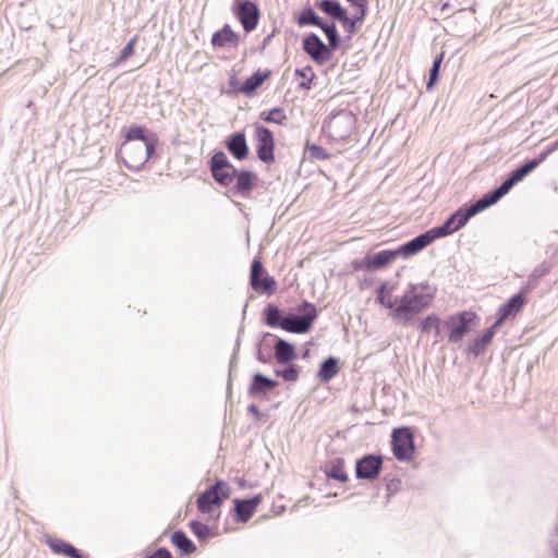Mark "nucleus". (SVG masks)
I'll use <instances>...</instances> for the list:
<instances>
[{
    "label": "nucleus",
    "instance_id": "dca6fc26",
    "mask_svg": "<svg viewBox=\"0 0 558 558\" xmlns=\"http://www.w3.org/2000/svg\"><path fill=\"white\" fill-rule=\"evenodd\" d=\"M525 303V299L522 293H517L511 296L498 311V318L495 322L496 326H501L502 323L510 316H514L520 312Z\"/></svg>",
    "mask_w": 558,
    "mask_h": 558
},
{
    "label": "nucleus",
    "instance_id": "4468645a",
    "mask_svg": "<svg viewBox=\"0 0 558 558\" xmlns=\"http://www.w3.org/2000/svg\"><path fill=\"white\" fill-rule=\"evenodd\" d=\"M434 241V235L429 230H427L424 233H421L412 240L405 242L396 251L398 252V256L401 255L403 258H409L424 250Z\"/></svg>",
    "mask_w": 558,
    "mask_h": 558
},
{
    "label": "nucleus",
    "instance_id": "423d86ee",
    "mask_svg": "<svg viewBox=\"0 0 558 558\" xmlns=\"http://www.w3.org/2000/svg\"><path fill=\"white\" fill-rule=\"evenodd\" d=\"M391 446L397 460L402 462L411 461L415 450L411 428L399 427L393 429L391 434Z\"/></svg>",
    "mask_w": 558,
    "mask_h": 558
},
{
    "label": "nucleus",
    "instance_id": "052dcab7",
    "mask_svg": "<svg viewBox=\"0 0 558 558\" xmlns=\"http://www.w3.org/2000/svg\"><path fill=\"white\" fill-rule=\"evenodd\" d=\"M445 9H448V5H447V4H444V5H442V10H445Z\"/></svg>",
    "mask_w": 558,
    "mask_h": 558
},
{
    "label": "nucleus",
    "instance_id": "ea45409f",
    "mask_svg": "<svg viewBox=\"0 0 558 558\" xmlns=\"http://www.w3.org/2000/svg\"><path fill=\"white\" fill-rule=\"evenodd\" d=\"M190 526L193 531V533L199 538V539H206L209 537L210 535V529L208 527V525L204 524V523H201V522H197V521H192L190 523Z\"/></svg>",
    "mask_w": 558,
    "mask_h": 558
},
{
    "label": "nucleus",
    "instance_id": "49530a36",
    "mask_svg": "<svg viewBox=\"0 0 558 558\" xmlns=\"http://www.w3.org/2000/svg\"><path fill=\"white\" fill-rule=\"evenodd\" d=\"M214 179L221 185V186H228L233 182L235 177H214Z\"/></svg>",
    "mask_w": 558,
    "mask_h": 558
},
{
    "label": "nucleus",
    "instance_id": "9d476101",
    "mask_svg": "<svg viewBox=\"0 0 558 558\" xmlns=\"http://www.w3.org/2000/svg\"><path fill=\"white\" fill-rule=\"evenodd\" d=\"M232 11L246 33L256 28L260 13L254 2L250 0L238 1L234 3Z\"/></svg>",
    "mask_w": 558,
    "mask_h": 558
},
{
    "label": "nucleus",
    "instance_id": "1a4fd4ad",
    "mask_svg": "<svg viewBox=\"0 0 558 558\" xmlns=\"http://www.w3.org/2000/svg\"><path fill=\"white\" fill-rule=\"evenodd\" d=\"M303 50L317 64H325L332 58V49L326 45L315 33L308 34L303 39Z\"/></svg>",
    "mask_w": 558,
    "mask_h": 558
},
{
    "label": "nucleus",
    "instance_id": "7ed1b4c3",
    "mask_svg": "<svg viewBox=\"0 0 558 558\" xmlns=\"http://www.w3.org/2000/svg\"><path fill=\"white\" fill-rule=\"evenodd\" d=\"M154 151V142H124L120 148V156L129 170L138 171Z\"/></svg>",
    "mask_w": 558,
    "mask_h": 558
},
{
    "label": "nucleus",
    "instance_id": "412c9836",
    "mask_svg": "<svg viewBox=\"0 0 558 558\" xmlns=\"http://www.w3.org/2000/svg\"><path fill=\"white\" fill-rule=\"evenodd\" d=\"M240 41V37L232 31L229 24H225L222 28L213 34L211 45L214 47H222L226 45L236 46Z\"/></svg>",
    "mask_w": 558,
    "mask_h": 558
},
{
    "label": "nucleus",
    "instance_id": "6e6d98bb",
    "mask_svg": "<svg viewBox=\"0 0 558 558\" xmlns=\"http://www.w3.org/2000/svg\"><path fill=\"white\" fill-rule=\"evenodd\" d=\"M535 272H537V275H538V276H543V275H545L546 269H544V270H543V269H539V271H538V270H535Z\"/></svg>",
    "mask_w": 558,
    "mask_h": 558
},
{
    "label": "nucleus",
    "instance_id": "864d4df0",
    "mask_svg": "<svg viewBox=\"0 0 558 558\" xmlns=\"http://www.w3.org/2000/svg\"><path fill=\"white\" fill-rule=\"evenodd\" d=\"M232 174H245V175H248V174H253V172H251L248 170H242V171L238 172L235 169H233Z\"/></svg>",
    "mask_w": 558,
    "mask_h": 558
},
{
    "label": "nucleus",
    "instance_id": "a211bd4d",
    "mask_svg": "<svg viewBox=\"0 0 558 558\" xmlns=\"http://www.w3.org/2000/svg\"><path fill=\"white\" fill-rule=\"evenodd\" d=\"M260 495H256L250 499H235L234 511L239 522H246L255 512L257 506L260 504Z\"/></svg>",
    "mask_w": 558,
    "mask_h": 558
},
{
    "label": "nucleus",
    "instance_id": "393cba45",
    "mask_svg": "<svg viewBox=\"0 0 558 558\" xmlns=\"http://www.w3.org/2000/svg\"><path fill=\"white\" fill-rule=\"evenodd\" d=\"M339 372V361L333 356H329L322 362L318 369V378L322 383L330 381Z\"/></svg>",
    "mask_w": 558,
    "mask_h": 558
},
{
    "label": "nucleus",
    "instance_id": "f8f14e48",
    "mask_svg": "<svg viewBox=\"0 0 558 558\" xmlns=\"http://www.w3.org/2000/svg\"><path fill=\"white\" fill-rule=\"evenodd\" d=\"M256 138V153L263 162H269L274 160V135L270 130L263 125H256L255 128Z\"/></svg>",
    "mask_w": 558,
    "mask_h": 558
},
{
    "label": "nucleus",
    "instance_id": "ddd939ff",
    "mask_svg": "<svg viewBox=\"0 0 558 558\" xmlns=\"http://www.w3.org/2000/svg\"><path fill=\"white\" fill-rule=\"evenodd\" d=\"M383 469V459L380 456L366 454L357 460L355 474L357 478L373 481L378 477Z\"/></svg>",
    "mask_w": 558,
    "mask_h": 558
},
{
    "label": "nucleus",
    "instance_id": "f3484780",
    "mask_svg": "<svg viewBox=\"0 0 558 558\" xmlns=\"http://www.w3.org/2000/svg\"><path fill=\"white\" fill-rule=\"evenodd\" d=\"M226 147L228 151L239 160L246 158L248 154V146L243 132L231 134L226 141Z\"/></svg>",
    "mask_w": 558,
    "mask_h": 558
},
{
    "label": "nucleus",
    "instance_id": "c03bdc74",
    "mask_svg": "<svg viewBox=\"0 0 558 558\" xmlns=\"http://www.w3.org/2000/svg\"><path fill=\"white\" fill-rule=\"evenodd\" d=\"M145 558H172V555L166 548H158L155 553L146 556Z\"/></svg>",
    "mask_w": 558,
    "mask_h": 558
},
{
    "label": "nucleus",
    "instance_id": "2f4dec72",
    "mask_svg": "<svg viewBox=\"0 0 558 558\" xmlns=\"http://www.w3.org/2000/svg\"><path fill=\"white\" fill-rule=\"evenodd\" d=\"M260 119L268 123L282 125L287 121V116L282 108H274L268 112H262Z\"/></svg>",
    "mask_w": 558,
    "mask_h": 558
},
{
    "label": "nucleus",
    "instance_id": "f704fd0d",
    "mask_svg": "<svg viewBox=\"0 0 558 558\" xmlns=\"http://www.w3.org/2000/svg\"><path fill=\"white\" fill-rule=\"evenodd\" d=\"M441 61H442V53L435 58L433 65L429 70V76H428V81L426 83L427 90L433 89L434 85L436 84V82L439 78V70H440Z\"/></svg>",
    "mask_w": 558,
    "mask_h": 558
},
{
    "label": "nucleus",
    "instance_id": "b1692460",
    "mask_svg": "<svg viewBox=\"0 0 558 558\" xmlns=\"http://www.w3.org/2000/svg\"><path fill=\"white\" fill-rule=\"evenodd\" d=\"M498 328L499 326H496L494 323L481 338L476 339L473 344L470 345L469 352L472 353L475 357L482 355L490 344L493 337L495 336Z\"/></svg>",
    "mask_w": 558,
    "mask_h": 558
},
{
    "label": "nucleus",
    "instance_id": "de8ad7c7",
    "mask_svg": "<svg viewBox=\"0 0 558 558\" xmlns=\"http://www.w3.org/2000/svg\"><path fill=\"white\" fill-rule=\"evenodd\" d=\"M343 25V27L349 32V33H353L355 31V26H356V22L353 21L350 16H349V22L348 23H341Z\"/></svg>",
    "mask_w": 558,
    "mask_h": 558
},
{
    "label": "nucleus",
    "instance_id": "39448f33",
    "mask_svg": "<svg viewBox=\"0 0 558 558\" xmlns=\"http://www.w3.org/2000/svg\"><path fill=\"white\" fill-rule=\"evenodd\" d=\"M230 486L218 480L214 485L201 494L197 498V509L203 513H209L214 506H220L230 497Z\"/></svg>",
    "mask_w": 558,
    "mask_h": 558
},
{
    "label": "nucleus",
    "instance_id": "f03ea898",
    "mask_svg": "<svg viewBox=\"0 0 558 558\" xmlns=\"http://www.w3.org/2000/svg\"><path fill=\"white\" fill-rule=\"evenodd\" d=\"M435 296V289L427 283L410 284L401 298L396 299L392 316L408 325L413 317L426 308Z\"/></svg>",
    "mask_w": 558,
    "mask_h": 558
},
{
    "label": "nucleus",
    "instance_id": "7c9ffc66",
    "mask_svg": "<svg viewBox=\"0 0 558 558\" xmlns=\"http://www.w3.org/2000/svg\"><path fill=\"white\" fill-rule=\"evenodd\" d=\"M319 28L326 35V37L328 39V46L330 47V49H332V50L338 49L340 46V35L337 31L336 24L335 23L328 24V23L323 22V24L319 26Z\"/></svg>",
    "mask_w": 558,
    "mask_h": 558
},
{
    "label": "nucleus",
    "instance_id": "a18cd8bd",
    "mask_svg": "<svg viewBox=\"0 0 558 558\" xmlns=\"http://www.w3.org/2000/svg\"><path fill=\"white\" fill-rule=\"evenodd\" d=\"M355 9L357 10V14L354 17H352V20L355 21L356 23L362 22L365 19L367 5L357 7Z\"/></svg>",
    "mask_w": 558,
    "mask_h": 558
},
{
    "label": "nucleus",
    "instance_id": "37998d69",
    "mask_svg": "<svg viewBox=\"0 0 558 558\" xmlns=\"http://www.w3.org/2000/svg\"><path fill=\"white\" fill-rule=\"evenodd\" d=\"M307 151L310 156L315 159H324L327 157L325 149L316 144L310 145Z\"/></svg>",
    "mask_w": 558,
    "mask_h": 558
},
{
    "label": "nucleus",
    "instance_id": "4c0bfd02",
    "mask_svg": "<svg viewBox=\"0 0 558 558\" xmlns=\"http://www.w3.org/2000/svg\"><path fill=\"white\" fill-rule=\"evenodd\" d=\"M137 41V37H133L125 47L121 50L120 56L113 63V66L119 65L121 62L125 61L128 58H130L134 53L135 45Z\"/></svg>",
    "mask_w": 558,
    "mask_h": 558
},
{
    "label": "nucleus",
    "instance_id": "20e7f679",
    "mask_svg": "<svg viewBox=\"0 0 558 558\" xmlns=\"http://www.w3.org/2000/svg\"><path fill=\"white\" fill-rule=\"evenodd\" d=\"M302 315L289 314L286 315L281 324V329L292 333L307 332L317 317V310L314 304L304 301L299 306Z\"/></svg>",
    "mask_w": 558,
    "mask_h": 558
},
{
    "label": "nucleus",
    "instance_id": "c85d7f7f",
    "mask_svg": "<svg viewBox=\"0 0 558 558\" xmlns=\"http://www.w3.org/2000/svg\"><path fill=\"white\" fill-rule=\"evenodd\" d=\"M440 325H441L440 318L435 314H430V315L426 316L421 322L420 328H421L422 332L434 331L435 340H436V342H438L441 339Z\"/></svg>",
    "mask_w": 558,
    "mask_h": 558
},
{
    "label": "nucleus",
    "instance_id": "bf43d9fd",
    "mask_svg": "<svg viewBox=\"0 0 558 558\" xmlns=\"http://www.w3.org/2000/svg\"><path fill=\"white\" fill-rule=\"evenodd\" d=\"M233 363H234V360H232L231 363H230V372L232 371Z\"/></svg>",
    "mask_w": 558,
    "mask_h": 558
},
{
    "label": "nucleus",
    "instance_id": "6ab92c4d",
    "mask_svg": "<svg viewBox=\"0 0 558 558\" xmlns=\"http://www.w3.org/2000/svg\"><path fill=\"white\" fill-rule=\"evenodd\" d=\"M317 8L332 20L340 23H348V11L337 0H320L316 3Z\"/></svg>",
    "mask_w": 558,
    "mask_h": 558
},
{
    "label": "nucleus",
    "instance_id": "cd10ccee",
    "mask_svg": "<svg viewBox=\"0 0 558 558\" xmlns=\"http://www.w3.org/2000/svg\"><path fill=\"white\" fill-rule=\"evenodd\" d=\"M325 474L329 478L337 480L339 482H347L348 475L344 470V461L341 458H337L326 468Z\"/></svg>",
    "mask_w": 558,
    "mask_h": 558
},
{
    "label": "nucleus",
    "instance_id": "6e6552de",
    "mask_svg": "<svg viewBox=\"0 0 558 558\" xmlns=\"http://www.w3.org/2000/svg\"><path fill=\"white\" fill-rule=\"evenodd\" d=\"M355 119L351 112L340 111L330 118L327 123V130L332 138L342 141L351 135Z\"/></svg>",
    "mask_w": 558,
    "mask_h": 558
},
{
    "label": "nucleus",
    "instance_id": "13d9d810",
    "mask_svg": "<svg viewBox=\"0 0 558 558\" xmlns=\"http://www.w3.org/2000/svg\"><path fill=\"white\" fill-rule=\"evenodd\" d=\"M308 350H305L304 354H303V357H306L308 355Z\"/></svg>",
    "mask_w": 558,
    "mask_h": 558
},
{
    "label": "nucleus",
    "instance_id": "a19ab883",
    "mask_svg": "<svg viewBox=\"0 0 558 558\" xmlns=\"http://www.w3.org/2000/svg\"><path fill=\"white\" fill-rule=\"evenodd\" d=\"M253 178L254 177H235L236 183L234 187L236 192L242 195L248 192L253 186Z\"/></svg>",
    "mask_w": 558,
    "mask_h": 558
},
{
    "label": "nucleus",
    "instance_id": "8fccbe9b",
    "mask_svg": "<svg viewBox=\"0 0 558 558\" xmlns=\"http://www.w3.org/2000/svg\"><path fill=\"white\" fill-rule=\"evenodd\" d=\"M274 35H275V31L264 38V40H263V49H265L270 44Z\"/></svg>",
    "mask_w": 558,
    "mask_h": 558
},
{
    "label": "nucleus",
    "instance_id": "603ef678",
    "mask_svg": "<svg viewBox=\"0 0 558 558\" xmlns=\"http://www.w3.org/2000/svg\"><path fill=\"white\" fill-rule=\"evenodd\" d=\"M551 550L556 558H558V543L551 544Z\"/></svg>",
    "mask_w": 558,
    "mask_h": 558
},
{
    "label": "nucleus",
    "instance_id": "473e14b6",
    "mask_svg": "<svg viewBox=\"0 0 558 558\" xmlns=\"http://www.w3.org/2000/svg\"><path fill=\"white\" fill-rule=\"evenodd\" d=\"M232 167L227 158V155L223 151H217L210 160V168L213 174H218L219 170L223 168Z\"/></svg>",
    "mask_w": 558,
    "mask_h": 558
},
{
    "label": "nucleus",
    "instance_id": "72a5a7b5",
    "mask_svg": "<svg viewBox=\"0 0 558 558\" xmlns=\"http://www.w3.org/2000/svg\"><path fill=\"white\" fill-rule=\"evenodd\" d=\"M125 142H154L145 135L143 126H131L125 133Z\"/></svg>",
    "mask_w": 558,
    "mask_h": 558
},
{
    "label": "nucleus",
    "instance_id": "a878e982",
    "mask_svg": "<svg viewBox=\"0 0 558 558\" xmlns=\"http://www.w3.org/2000/svg\"><path fill=\"white\" fill-rule=\"evenodd\" d=\"M171 542L183 555H190L196 550L194 543L180 530L173 532Z\"/></svg>",
    "mask_w": 558,
    "mask_h": 558
},
{
    "label": "nucleus",
    "instance_id": "5701e85b",
    "mask_svg": "<svg viewBox=\"0 0 558 558\" xmlns=\"http://www.w3.org/2000/svg\"><path fill=\"white\" fill-rule=\"evenodd\" d=\"M270 71L260 72L256 71L253 75L247 77L239 88V92L245 96L254 94L263 83L269 77Z\"/></svg>",
    "mask_w": 558,
    "mask_h": 558
},
{
    "label": "nucleus",
    "instance_id": "5fc2aeb1",
    "mask_svg": "<svg viewBox=\"0 0 558 558\" xmlns=\"http://www.w3.org/2000/svg\"><path fill=\"white\" fill-rule=\"evenodd\" d=\"M229 84L232 86V87H235L236 86V77L235 76H232L229 81Z\"/></svg>",
    "mask_w": 558,
    "mask_h": 558
},
{
    "label": "nucleus",
    "instance_id": "e433bc0d",
    "mask_svg": "<svg viewBox=\"0 0 558 558\" xmlns=\"http://www.w3.org/2000/svg\"><path fill=\"white\" fill-rule=\"evenodd\" d=\"M541 159L533 158L526 160L518 168L513 169L509 174H530L539 165Z\"/></svg>",
    "mask_w": 558,
    "mask_h": 558
},
{
    "label": "nucleus",
    "instance_id": "c756f323",
    "mask_svg": "<svg viewBox=\"0 0 558 558\" xmlns=\"http://www.w3.org/2000/svg\"><path fill=\"white\" fill-rule=\"evenodd\" d=\"M298 24L300 26H317L323 24V19L311 7H306L299 14Z\"/></svg>",
    "mask_w": 558,
    "mask_h": 558
},
{
    "label": "nucleus",
    "instance_id": "4be33fe9",
    "mask_svg": "<svg viewBox=\"0 0 558 558\" xmlns=\"http://www.w3.org/2000/svg\"><path fill=\"white\" fill-rule=\"evenodd\" d=\"M274 350L277 363L282 365L291 363L296 356L293 344L280 338L277 339Z\"/></svg>",
    "mask_w": 558,
    "mask_h": 558
},
{
    "label": "nucleus",
    "instance_id": "3c124183",
    "mask_svg": "<svg viewBox=\"0 0 558 558\" xmlns=\"http://www.w3.org/2000/svg\"><path fill=\"white\" fill-rule=\"evenodd\" d=\"M247 411L255 416H259V414H260L258 408L255 404L248 405Z\"/></svg>",
    "mask_w": 558,
    "mask_h": 558
},
{
    "label": "nucleus",
    "instance_id": "79ce46f5",
    "mask_svg": "<svg viewBox=\"0 0 558 558\" xmlns=\"http://www.w3.org/2000/svg\"><path fill=\"white\" fill-rule=\"evenodd\" d=\"M385 289H386V283H383L380 286V288L378 289V296H377V300L378 302L384 305L385 307L387 308H390V310H393L395 311V307H396V300L392 301L391 300V296L390 295H386L385 293Z\"/></svg>",
    "mask_w": 558,
    "mask_h": 558
},
{
    "label": "nucleus",
    "instance_id": "4d7b16f0",
    "mask_svg": "<svg viewBox=\"0 0 558 558\" xmlns=\"http://www.w3.org/2000/svg\"><path fill=\"white\" fill-rule=\"evenodd\" d=\"M257 359H258V361L266 363V360H264L262 353H258Z\"/></svg>",
    "mask_w": 558,
    "mask_h": 558
},
{
    "label": "nucleus",
    "instance_id": "9b49d317",
    "mask_svg": "<svg viewBox=\"0 0 558 558\" xmlns=\"http://www.w3.org/2000/svg\"><path fill=\"white\" fill-rule=\"evenodd\" d=\"M264 274H265V269H264L262 262L259 259L255 258L251 265V275H250L251 287L255 291L271 294L275 292V290L277 288V282L272 277H270L268 275H265L263 277V281H259V276H263Z\"/></svg>",
    "mask_w": 558,
    "mask_h": 558
},
{
    "label": "nucleus",
    "instance_id": "09e8293b",
    "mask_svg": "<svg viewBox=\"0 0 558 558\" xmlns=\"http://www.w3.org/2000/svg\"><path fill=\"white\" fill-rule=\"evenodd\" d=\"M352 7H364L367 5L368 0H347Z\"/></svg>",
    "mask_w": 558,
    "mask_h": 558
},
{
    "label": "nucleus",
    "instance_id": "2eb2a0df",
    "mask_svg": "<svg viewBox=\"0 0 558 558\" xmlns=\"http://www.w3.org/2000/svg\"><path fill=\"white\" fill-rule=\"evenodd\" d=\"M397 256L398 252L396 250H383L375 254L365 256L363 259V265L367 270L374 271L387 266L393 262Z\"/></svg>",
    "mask_w": 558,
    "mask_h": 558
},
{
    "label": "nucleus",
    "instance_id": "c9c22d12",
    "mask_svg": "<svg viewBox=\"0 0 558 558\" xmlns=\"http://www.w3.org/2000/svg\"><path fill=\"white\" fill-rule=\"evenodd\" d=\"M275 374L287 381H296L299 379L300 372L295 365L289 363L283 369L276 368Z\"/></svg>",
    "mask_w": 558,
    "mask_h": 558
},
{
    "label": "nucleus",
    "instance_id": "aec40b11",
    "mask_svg": "<svg viewBox=\"0 0 558 558\" xmlns=\"http://www.w3.org/2000/svg\"><path fill=\"white\" fill-rule=\"evenodd\" d=\"M278 381L264 376L260 373H256L252 377L251 385L248 387V395L251 397H257L266 392L271 391L277 387Z\"/></svg>",
    "mask_w": 558,
    "mask_h": 558
},
{
    "label": "nucleus",
    "instance_id": "f257e3e1",
    "mask_svg": "<svg viewBox=\"0 0 558 558\" xmlns=\"http://www.w3.org/2000/svg\"><path fill=\"white\" fill-rule=\"evenodd\" d=\"M523 178L524 177H508L498 187L484 194L470 206L460 207L451 214L441 226L429 229L434 239L437 240L447 236L464 227L472 217L500 201L515 184L522 181Z\"/></svg>",
    "mask_w": 558,
    "mask_h": 558
},
{
    "label": "nucleus",
    "instance_id": "bb28decb",
    "mask_svg": "<svg viewBox=\"0 0 558 558\" xmlns=\"http://www.w3.org/2000/svg\"><path fill=\"white\" fill-rule=\"evenodd\" d=\"M264 319L267 326L271 328L280 327L286 315L282 314L280 308L276 305L268 304L264 308Z\"/></svg>",
    "mask_w": 558,
    "mask_h": 558
},
{
    "label": "nucleus",
    "instance_id": "58836bf2",
    "mask_svg": "<svg viewBox=\"0 0 558 558\" xmlns=\"http://www.w3.org/2000/svg\"><path fill=\"white\" fill-rule=\"evenodd\" d=\"M295 74L301 76L302 80H307L306 82H302L300 83V87L301 88H304V89H310L311 88V82L314 77V73H313V69L312 66L307 65L303 69H296L295 70Z\"/></svg>",
    "mask_w": 558,
    "mask_h": 558
},
{
    "label": "nucleus",
    "instance_id": "0eeeda50",
    "mask_svg": "<svg viewBox=\"0 0 558 558\" xmlns=\"http://www.w3.org/2000/svg\"><path fill=\"white\" fill-rule=\"evenodd\" d=\"M476 318V315L472 312H461L458 315L448 317L444 325L449 329L448 341L457 343L469 332L470 324Z\"/></svg>",
    "mask_w": 558,
    "mask_h": 558
}]
</instances>
